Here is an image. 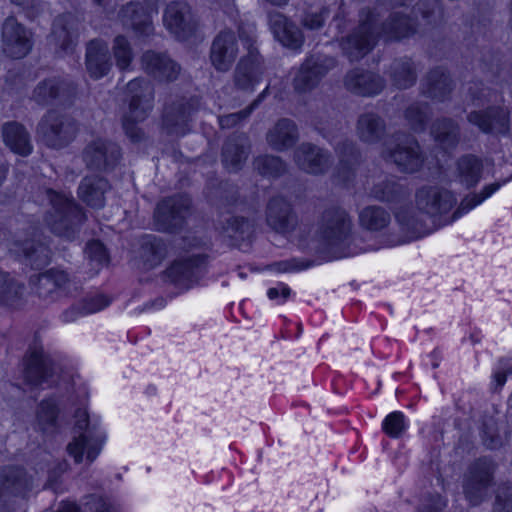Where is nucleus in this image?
<instances>
[{"mask_svg":"<svg viewBox=\"0 0 512 512\" xmlns=\"http://www.w3.org/2000/svg\"><path fill=\"white\" fill-rule=\"evenodd\" d=\"M508 180L491 183L484 186L480 193L467 195L451 216L446 215L457 201L453 193L437 186H423L416 192L417 211L402 210L396 214V218L414 238L422 237L469 212L494 194Z\"/></svg>","mask_w":512,"mask_h":512,"instance_id":"nucleus-1","label":"nucleus"},{"mask_svg":"<svg viewBox=\"0 0 512 512\" xmlns=\"http://www.w3.org/2000/svg\"><path fill=\"white\" fill-rule=\"evenodd\" d=\"M412 0H378L373 9H362L358 27L343 38L340 46L350 61H358L374 47L377 38L382 35L389 40H400L416 32L414 20L402 12H391L387 19L379 24L380 7H406Z\"/></svg>","mask_w":512,"mask_h":512,"instance_id":"nucleus-2","label":"nucleus"},{"mask_svg":"<svg viewBox=\"0 0 512 512\" xmlns=\"http://www.w3.org/2000/svg\"><path fill=\"white\" fill-rule=\"evenodd\" d=\"M318 233L326 247L337 257H349L366 250L354 244L356 239L352 236V220L340 207L324 211Z\"/></svg>","mask_w":512,"mask_h":512,"instance_id":"nucleus-3","label":"nucleus"},{"mask_svg":"<svg viewBox=\"0 0 512 512\" xmlns=\"http://www.w3.org/2000/svg\"><path fill=\"white\" fill-rule=\"evenodd\" d=\"M126 100L128 111L122 118V127L126 136L134 143L145 138L138 123L144 121L154 106V89L144 78H135L126 85Z\"/></svg>","mask_w":512,"mask_h":512,"instance_id":"nucleus-4","label":"nucleus"},{"mask_svg":"<svg viewBox=\"0 0 512 512\" xmlns=\"http://www.w3.org/2000/svg\"><path fill=\"white\" fill-rule=\"evenodd\" d=\"M314 125L316 130L334 145L339 157V164L334 173L335 179L344 185H348L355 176L360 155L353 141L344 137L342 131L345 125L335 119L326 121L318 119Z\"/></svg>","mask_w":512,"mask_h":512,"instance_id":"nucleus-5","label":"nucleus"},{"mask_svg":"<svg viewBox=\"0 0 512 512\" xmlns=\"http://www.w3.org/2000/svg\"><path fill=\"white\" fill-rule=\"evenodd\" d=\"M46 196L51 205V209L45 217L47 225L54 234L68 239L72 238L75 228L86 219L83 208L74 201L71 195L65 193L47 189Z\"/></svg>","mask_w":512,"mask_h":512,"instance_id":"nucleus-6","label":"nucleus"},{"mask_svg":"<svg viewBox=\"0 0 512 512\" xmlns=\"http://www.w3.org/2000/svg\"><path fill=\"white\" fill-rule=\"evenodd\" d=\"M75 419L74 429L79 435L67 445V452L75 463L80 464L86 460L90 465L100 454L105 437L96 426H90L86 410L78 409Z\"/></svg>","mask_w":512,"mask_h":512,"instance_id":"nucleus-7","label":"nucleus"},{"mask_svg":"<svg viewBox=\"0 0 512 512\" xmlns=\"http://www.w3.org/2000/svg\"><path fill=\"white\" fill-rule=\"evenodd\" d=\"M382 156L405 173L417 172L424 162L417 140L404 133L394 134L392 140L385 143Z\"/></svg>","mask_w":512,"mask_h":512,"instance_id":"nucleus-8","label":"nucleus"},{"mask_svg":"<svg viewBox=\"0 0 512 512\" xmlns=\"http://www.w3.org/2000/svg\"><path fill=\"white\" fill-rule=\"evenodd\" d=\"M77 96V85L66 76L51 75L33 88L30 100L39 106L70 105Z\"/></svg>","mask_w":512,"mask_h":512,"instance_id":"nucleus-9","label":"nucleus"},{"mask_svg":"<svg viewBox=\"0 0 512 512\" xmlns=\"http://www.w3.org/2000/svg\"><path fill=\"white\" fill-rule=\"evenodd\" d=\"M239 37L247 48V54L240 59L235 68L234 84L240 90L252 91L264 73L263 60L254 46L256 40L253 35H246L244 31H240Z\"/></svg>","mask_w":512,"mask_h":512,"instance_id":"nucleus-10","label":"nucleus"},{"mask_svg":"<svg viewBox=\"0 0 512 512\" xmlns=\"http://www.w3.org/2000/svg\"><path fill=\"white\" fill-rule=\"evenodd\" d=\"M77 130V124L71 117L54 110L42 117L37 129L46 145L57 149L67 146L75 138Z\"/></svg>","mask_w":512,"mask_h":512,"instance_id":"nucleus-11","label":"nucleus"},{"mask_svg":"<svg viewBox=\"0 0 512 512\" xmlns=\"http://www.w3.org/2000/svg\"><path fill=\"white\" fill-rule=\"evenodd\" d=\"M191 199L184 194L167 197L160 201L154 211V226L161 232L180 230L190 213Z\"/></svg>","mask_w":512,"mask_h":512,"instance_id":"nucleus-12","label":"nucleus"},{"mask_svg":"<svg viewBox=\"0 0 512 512\" xmlns=\"http://www.w3.org/2000/svg\"><path fill=\"white\" fill-rule=\"evenodd\" d=\"M120 146L105 138L90 141L82 151V160L89 170L112 172L121 162Z\"/></svg>","mask_w":512,"mask_h":512,"instance_id":"nucleus-13","label":"nucleus"},{"mask_svg":"<svg viewBox=\"0 0 512 512\" xmlns=\"http://www.w3.org/2000/svg\"><path fill=\"white\" fill-rule=\"evenodd\" d=\"M205 272L206 258L197 254L175 260L165 271V276L175 286L188 289L196 284Z\"/></svg>","mask_w":512,"mask_h":512,"instance_id":"nucleus-14","label":"nucleus"},{"mask_svg":"<svg viewBox=\"0 0 512 512\" xmlns=\"http://www.w3.org/2000/svg\"><path fill=\"white\" fill-rule=\"evenodd\" d=\"M200 101L197 97H180L165 105L163 125L170 134L183 135L188 131L192 115L198 111Z\"/></svg>","mask_w":512,"mask_h":512,"instance_id":"nucleus-15","label":"nucleus"},{"mask_svg":"<svg viewBox=\"0 0 512 512\" xmlns=\"http://www.w3.org/2000/svg\"><path fill=\"white\" fill-rule=\"evenodd\" d=\"M336 66V60L326 55H311L301 65L293 80L298 92H307L315 88L321 79Z\"/></svg>","mask_w":512,"mask_h":512,"instance_id":"nucleus-16","label":"nucleus"},{"mask_svg":"<svg viewBox=\"0 0 512 512\" xmlns=\"http://www.w3.org/2000/svg\"><path fill=\"white\" fill-rule=\"evenodd\" d=\"M2 48L15 59L25 57L32 48L30 32L13 16L7 17L2 25Z\"/></svg>","mask_w":512,"mask_h":512,"instance_id":"nucleus-17","label":"nucleus"},{"mask_svg":"<svg viewBox=\"0 0 512 512\" xmlns=\"http://www.w3.org/2000/svg\"><path fill=\"white\" fill-rule=\"evenodd\" d=\"M493 463L482 458L477 460L469 469V474L464 482V493L466 499L472 505H478L486 495L493 478Z\"/></svg>","mask_w":512,"mask_h":512,"instance_id":"nucleus-18","label":"nucleus"},{"mask_svg":"<svg viewBox=\"0 0 512 512\" xmlns=\"http://www.w3.org/2000/svg\"><path fill=\"white\" fill-rule=\"evenodd\" d=\"M0 249L5 252L20 251L30 261L31 265L39 268L49 263L51 258L50 249L43 243L34 240H12L10 232L0 225Z\"/></svg>","mask_w":512,"mask_h":512,"instance_id":"nucleus-19","label":"nucleus"},{"mask_svg":"<svg viewBox=\"0 0 512 512\" xmlns=\"http://www.w3.org/2000/svg\"><path fill=\"white\" fill-rule=\"evenodd\" d=\"M266 223L276 233L286 235L296 229L298 217L286 198L274 196L266 206Z\"/></svg>","mask_w":512,"mask_h":512,"instance_id":"nucleus-20","label":"nucleus"},{"mask_svg":"<svg viewBox=\"0 0 512 512\" xmlns=\"http://www.w3.org/2000/svg\"><path fill=\"white\" fill-rule=\"evenodd\" d=\"M143 70L159 82L170 83L176 81L182 71L179 63L167 53L148 50L141 56Z\"/></svg>","mask_w":512,"mask_h":512,"instance_id":"nucleus-21","label":"nucleus"},{"mask_svg":"<svg viewBox=\"0 0 512 512\" xmlns=\"http://www.w3.org/2000/svg\"><path fill=\"white\" fill-rule=\"evenodd\" d=\"M510 112L500 106H490L485 110L471 111L467 115L470 124L486 134L507 135L510 130Z\"/></svg>","mask_w":512,"mask_h":512,"instance_id":"nucleus-22","label":"nucleus"},{"mask_svg":"<svg viewBox=\"0 0 512 512\" xmlns=\"http://www.w3.org/2000/svg\"><path fill=\"white\" fill-rule=\"evenodd\" d=\"M163 22L178 39H187L195 31L197 21L190 6L183 1L171 2L165 9Z\"/></svg>","mask_w":512,"mask_h":512,"instance_id":"nucleus-23","label":"nucleus"},{"mask_svg":"<svg viewBox=\"0 0 512 512\" xmlns=\"http://www.w3.org/2000/svg\"><path fill=\"white\" fill-rule=\"evenodd\" d=\"M77 290L76 283L62 270L50 269L37 278L36 292L45 301H55L61 295Z\"/></svg>","mask_w":512,"mask_h":512,"instance_id":"nucleus-24","label":"nucleus"},{"mask_svg":"<svg viewBox=\"0 0 512 512\" xmlns=\"http://www.w3.org/2000/svg\"><path fill=\"white\" fill-rule=\"evenodd\" d=\"M238 41L231 30H223L214 38L210 48V61L218 72H227L238 56Z\"/></svg>","mask_w":512,"mask_h":512,"instance_id":"nucleus-25","label":"nucleus"},{"mask_svg":"<svg viewBox=\"0 0 512 512\" xmlns=\"http://www.w3.org/2000/svg\"><path fill=\"white\" fill-rule=\"evenodd\" d=\"M157 0H148L147 7L141 3H128L122 7L120 17L124 25L129 26L139 36H149L154 27L150 14L156 9Z\"/></svg>","mask_w":512,"mask_h":512,"instance_id":"nucleus-26","label":"nucleus"},{"mask_svg":"<svg viewBox=\"0 0 512 512\" xmlns=\"http://www.w3.org/2000/svg\"><path fill=\"white\" fill-rule=\"evenodd\" d=\"M268 24L275 39L283 46L299 49L304 43L300 28L283 13L271 10L267 13Z\"/></svg>","mask_w":512,"mask_h":512,"instance_id":"nucleus-27","label":"nucleus"},{"mask_svg":"<svg viewBox=\"0 0 512 512\" xmlns=\"http://www.w3.org/2000/svg\"><path fill=\"white\" fill-rule=\"evenodd\" d=\"M297 167L310 174H322L330 166V155L322 148L308 142L300 144L293 153Z\"/></svg>","mask_w":512,"mask_h":512,"instance_id":"nucleus-28","label":"nucleus"},{"mask_svg":"<svg viewBox=\"0 0 512 512\" xmlns=\"http://www.w3.org/2000/svg\"><path fill=\"white\" fill-rule=\"evenodd\" d=\"M111 190L109 181L99 175L85 176L77 189L78 198L92 209H102L106 204V194Z\"/></svg>","mask_w":512,"mask_h":512,"instance_id":"nucleus-29","label":"nucleus"},{"mask_svg":"<svg viewBox=\"0 0 512 512\" xmlns=\"http://www.w3.org/2000/svg\"><path fill=\"white\" fill-rule=\"evenodd\" d=\"M344 86L354 94L372 96L382 91L384 80L373 72L356 68L346 74Z\"/></svg>","mask_w":512,"mask_h":512,"instance_id":"nucleus-30","label":"nucleus"},{"mask_svg":"<svg viewBox=\"0 0 512 512\" xmlns=\"http://www.w3.org/2000/svg\"><path fill=\"white\" fill-rule=\"evenodd\" d=\"M299 140L298 127L288 118L279 119L266 133V142L277 152L287 151Z\"/></svg>","mask_w":512,"mask_h":512,"instance_id":"nucleus-31","label":"nucleus"},{"mask_svg":"<svg viewBox=\"0 0 512 512\" xmlns=\"http://www.w3.org/2000/svg\"><path fill=\"white\" fill-rule=\"evenodd\" d=\"M250 153L249 139L245 134L227 138L222 148V163L230 172L242 169Z\"/></svg>","mask_w":512,"mask_h":512,"instance_id":"nucleus-32","label":"nucleus"},{"mask_svg":"<svg viewBox=\"0 0 512 512\" xmlns=\"http://www.w3.org/2000/svg\"><path fill=\"white\" fill-rule=\"evenodd\" d=\"M52 375V360L42 348L30 350L26 359L24 377L28 384L37 386L45 382Z\"/></svg>","mask_w":512,"mask_h":512,"instance_id":"nucleus-33","label":"nucleus"},{"mask_svg":"<svg viewBox=\"0 0 512 512\" xmlns=\"http://www.w3.org/2000/svg\"><path fill=\"white\" fill-rule=\"evenodd\" d=\"M86 68L90 76L100 79L111 68L108 45L102 40H91L86 48Z\"/></svg>","mask_w":512,"mask_h":512,"instance_id":"nucleus-34","label":"nucleus"},{"mask_svg":"<svg viewBox=\"0 0 512 512\" xmlns=\"http://www.w3.org/2000/svg\"><path fill=\"white\" fill-rule=\"evenodd\" d=\"M453 81L442 68L431 70L422 83V93L432 100L445 101L453 90Z\"/></svg>","mask_w":512,"mask_h":512,"instance_id":"nucleus-35","label":"nucleus"},{"mask_svg":"<svg viewBox=\"0 0 512 512\" xmlns=\"http://www.w3.org/2000/svg\"><path fill=\"white\" fill-rule=\"evenodd\" d=\"M51 36L63 52L72 51L78 37L77 20L70 14L57 17L53 22Z\"/></svg>","mask_w":512,"mask_h":512,"instance_id":"nucleus-36","label":"nucleus"},{"mask_svg":"<svg viewBox=\"0 0 512 512\" xmlns=\"http://www.w3.org/2000/svg\"><path fill=\"white\" fill-rule=\"evenodd\" d=\"M168 248L166 243L153 235L142 238L140 247V265L144 270H152L158 267L167 257Z\"/></svg>","mask_w":512,"mask_h":512,"instance_id":"nucleus-37","label":"nucleus"},{"mask_svg":"<svg viewBox=\"0 0 512 512\" xmlns=\"http://www.w3.org/2000/svg\"><path fill=\"white\" fill-rule=\"evenodd\" d=\"M357 135L362 142L368 144L378 143L386 133L384 119L374 112L361 114L357 121Z\"/></svg>","mask_w":512,"mask_h":512,"instance_id":"nucleus-38","label":"nucleus"},{"mask_svg":"<svg viewBox=\"0 0 512 512\" xmlns=\"http://www.w3.org/2000/svg\"><path fill=\"white\" fill-rule=\"evenodd\" d=\"M386 74L392 85L399 89H407L413 86L417 80L416 66L408 57L394 59Z\"/></svg>","mask_w":512,"mask_h":512,"instance_id":"nucleus-39","label":"nucleus"},{"mask_svg":"<svg viewBox=\"0 0 512 512\" xmlns=\"http://www.w3.org/2000/svg\"><path fill=\"white\" fill-rule=\"evenodd\" d=\"M5 144L15 153L28 156L32 152L30 135L25 127L18 122H8L2 128Z\"/></svg>","mask_w":512,"mask_h":512,"instance_id":"nucleus-40","label":"nucleus"},{"mask_svg":"<svg viewBox=\"0 0 512 512\" xmlns=\"http://www.w3.org/2000/svg\"><path fill=\"white\" fill-rule=\"evenodd\" d=\"M483 163L474 155H464L456 163V180L467 189L476 186L482 175Z\"/></svg>","mask_w":512,"mask_h":512,"instance_id":"nucleus-41","label":"nucleus"},{"mask_svg":"<svg viewBox=\"0 0 512 512\" xmlns=\"http://www.w3.org/2000/svg\"><path fill=\"white\" fill-rule=\"evenodd\" d=\"M111 300L104 295L86 297L82 302L72 305L65 310L61 318L63 322L75 321L78 317L98 312L110 304Z\"/></svg>","mask_w":512,"mask_h":512,"instance_id":"nucleus-42","label":"nucleus"},{"mask_svg":"<svg viewBox=\"0 0 512 512\" xmlns=\"http://www.w3.org/2000/svg\"><path fill=\"white\" fill-rule=\"evenodd\" d=\"M435 141L443 148H454L459 142V126L452 119L436 120L431 127Z\"/></svg>","mask_w":512,"mask_h":512,"instance_id":"nucleus-43","label":"nucleus"},{"mask_svg":"<svg viewBox=\"0 0 512 512\" xmlns=\"http://www.w3.org/2000/svg\"><path fill=\"white\" fill-rule=\"evenodd\" d=\"M390 214L380 206H368L359 213L360 225L370 231L384 229L390 223Z\"/></svg>","mask_w":512,"mask_h":512,"instance_id":"nucleus-44","label":"nucleus"},{"mask_svg":"<svg viewBox=\"0 0 512 512\" xmlns=\"http://www.w3.org/2000/svg\"><path fill=\"white\" fill-rule=\"evenodd\" d=\"M24 286L7 273H0V304L16 307L23 294Z\"/></svg>","mask_w":512,"mask_h":512,"instance_id":"nucleus-45","label":"nucleus"},{"mask_svg":"<svg viewBox=\"0 0 512 512\" xmlns=\"http://www.w3.org/2000/svg\"><path fill=\"white\" fill-rule=\"evenodd\" d=\"M405 194L404 188L393 178L379 179L371 188L370 195L379 201H395Z\"/></svg>","mask_w":512,"mask_h":512,"instance_id":"nucleus-46","label":"nucleus"},{"mask_svg":"<svg viewBox=\"0 0 512 512\" xmlns=\"http://www.w3.org/2000/svg\"><path fill=\"white\" fill-rule=\"evenodd\" d=\"M253 166L260 175L270 178H278L287 170L286 163L280 157L274 155L256 157Z\"/></svg>","mask_w":512,"mask_h":512,"instance_id":"nucleus-47","label":"nucleus"},{"mask_svg":"<svg viewBox=\"0 0 512 512\" xmlns=\"http://www.w3.org/2000/svg\"><path fill=\"white\" fill-rule=\"evenodd\" d=\"M58 407L54 400L47 399L40 403L37 410V424L45 433H52L57 426Z\"/></svg>","mask_w":512,"mask_h":512,"instance_id":"nucleus-48","label":"nucleus"},{"mask_svg":"<svg viewBox=\"0 0 512 512\" xmlns=\"http://www.w3.org/2000/svg\"><path fill=\"white\" fill-rule=\"evenodd\" d=\"M223 233L235 240H245L249 239L253 233L252 224L243 217H229L226 220V224L223 226Z\"/></svg>","mask_w":512,"mask_h":512,"instance_id":"nucleus-49","label":"nucleus"},{"mask_svg":"<svg viewBox=\"0 0 512 512\" xmlns=\"http://www.w3.org/2000/svg\"><path fill=\"white\" fill-rule=\"evenodd\" d=\"M405 119L413 131H424L429 119V105L419 102L412 103L405 110Z\"/></svg>","mask_w":512,"mask_h":512,"instance_id":"nucleus-50","label":"nucleus"},{"mask_svg":"<svg viewBox=\"0 0 512 512\" xmlns=\"http://www.w3.org/2000/svg\"><path fill=\"white\" fill-rule=\"evenodd\" d=\"M267 91L268 87L247 108L235 113L219 116L218 122L220 127L222 129H231L245 121L265 98Z\"/></svg>","mask_w":512,"mask_h":512,"instance_id":"nucleus-51","label":"nucleus"},{"mask_svg":"<svg viewBox=\"0 0 512 512\" xmlns=\"http://www.w3.org/2000/svg\"><path fill=\"white\" fill-rule=\"evenodd\" d=\"M113 55L120 70L129 68L133 59V52L129 41L124 36L119 35L114 39Z\"/></svg>","mask_w":512,"mask_h":512,"instance_id":"nucleus-52","label":"nucleus"},{"mask_svg":"<svg viewBox=\"0 0 512 512\" xmlns=\"http://www.w3.org/2000/svg\"><path fill=\"white\" fill-rule=\"evenodd\" d=\"M416 10L430 25L441 23L444 17L439 0H420L416 5Z\"/></svg>","mask_w":512,"mask_h":512,"instance_id":"nucleus-53","label":"nucleus"},{"mask_svg":"<svg viewBox=\"0 0 512 512\" xmlns=\"http://www.w3.org/2000/svg\"><path fill=\"white\" fill-rule=\"evenodd\" d=\"M493 512H512V484H501L496 491Z\"/></svg>","mask_w":512,"mask_h":512,"instance_id":"nucleus-54","label":"nucleus"},{"mask_svg":"<svg viewBox=\"0 0 512 512\" xmlns=\"http://www.w3.org/2000/svg\"><path fill=\"white\" fill-rule=\"evenodd\" d=\"M383 430L390 437H399L405 430L404 415L398 411L389 414L383 421Z\"/></svg>","mask_w":512,"mask_h":512,"instance_id":"nucleus-55","label":"nucleus"},{"mask_svg":"<svg viewBox=\"0 0 512 512\" xmlns=\"http://www.w3.org/2000/svg\"><path fill=\"white\" fill-rule=\"evenodd\" d=\"M85 253L88 259L98 267L106 265L109 261L106 248L98 240L90 241L86 246Z\"/></svg>","mask_w":512,"mask_h":512,"instance_id":"nucleus-56","label":"nucleus"},{"mask_svg":"<svg viewBox=\"0 0 512 512\" xmlns=\"http://www.w3.org/2000/svg\"><path fill=\"white\" fill-rule=\"evenodd\" d=\"M329 15L327 8H322L319 12H307L302 20V25L310 30H318L323 27L326 18Z\"/></svg>","mask_w":512,"mask_h":512,"instance_id":"nucleus-57","label":"nucleus"},{"mask_svg":"<svg viewBox=\"0 0 512 512\" xmlns=\"http://www.w3.org/2000/svg\"><path fill=\"white\" fill-rule=\"evenodd\" d=\"M468 94L471 97V101L474 105H484L490 101L491 92L488 88L484 87L482 83H472L468 87Z\"/></svg>","mask_w":512,"mask_h":512,"instance_id":"nucleus-58","label":"nucleus"},{"mask_svg":"<svg viewBox=\"0 0 512 512\" xmlns=\"http://www.w3.org/2000/svg\"><path fill=\"white\" fill-rule=\"evenodd\" d=\"M482 438L484 444L490 449H495L501 445V439L494 427V421L492 419L488 422H484Z\"/></svg>","mask_w":512,"mask_h":512,"instance_id":"nucleus-59","label":"nucleus"},{"mask_svg":"<svg viewBox=\"0 0 512 512\" xmlns=\"http://www.w3.org/2000/svg\"><path fill=\"white\" fill-rule=\"evenodd\" d=\"M12 4L20 8L28 18H35L42 9L41 0H10Z\"/></svg>","mask_w":512,"mask_h":512,"instance_id":"nucleus-60","label":"nucleus"},{"mask_svg":"<svg viewBox=\"0 0 512 512\" xmlns=\"http://www.w3.org/2000/svg\"><path fill=\"white\" fill-rule=\"evenodd\" d=\"M271 267L277 272L286 273L306 269L309 267V264L297 259H289L275 262L271 265Z\"/></svg>","mask_w":512,"mask_h":512,"instance_id":"nucleus-61","label":"nucleus"},{"mask_svg":"<svg viewBox=\"0 0 512 512\" xmlns=\"http://www.w3.org/2000/svg\"><path fill=\"white\" fill-rule=\"evenodd\" d=\"M508 374H512V361L510 359H502L499 370L494 373V380L498 387H502L505 384Z\"/></svg>","mask_w":512,"mask_h":512,"instance_id":"nucleus-62","label":"nucleus"},{"mask_svg":"<svg viewBox=\"0 0 512 512\" xmlns=\"http://www.w3.org/2000/svg\"><path fill=\"white\" fill-rule=\"evenodd\" d=\"M444 506L443 499L437 495L429 498L427 503L422 505L419 512H442Z\"/></svg>","mask_w":512,"mask_h":512,"instance_id":"nucleus-63","label":"nucleus"},{"mask_svg":"<svg viewBox=\"0 0 512 512\" xmlns=\"http://www.w3.org/2000/svg\"><path fill=\"white\" fill-rule=\"evenodd\" d=\"M94 502L95 512H119V507L111 502H107L102 498L92 497Z\"/></svg>","mask_w":512,"mask_h":512,"instance_id":"nucleus-64","label":"nucleus"}]
</instances>
